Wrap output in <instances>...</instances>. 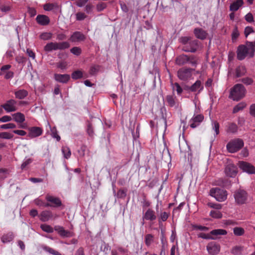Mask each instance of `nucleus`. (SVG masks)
<instances>
[{"label":"nucleus","instance_id":"f704fd0d","mask_svg":"<svg viewBox=\"0 0 255 255\" xmlns=\"http://www.w3.org/2000/svg\"><path fill=\"white\" fill-rule=\"evenodd\" d=\"M171 85L172 89V90L173 92L175 91H176L177 94L178 95H180L182 94V93L183 92V89L178 83H171Z\"/></svg>","mask_w":255,"mask_h":255},{"label":"nucleus","instance_id":"7ed1b4c3","mask_svg":"<svg viewBox=\"0 0 255 255\" xmlns=\"http://www.w3.org/2000/svg\"><path fill=\"white\" fill-rule=\"evenodd\" d=\"M210 195L219 202L224 201L226 200L227 197V193L226 190L217 187L211 189Z\"/></svg>","mask_w":255,"mask_h":255},{"label":"nucleus","instance_id":"393cba45","mask_svg":"<svg viewBox=\"0 0 255 255\" xmlns=\"http://www.w3.org/2000/svg\"><path fill=\"white\" fill-rule=\"evenodd\" d=\"M200 62V59L198 57L195 55L188 56L187 64L195 68Z\"/></svg>","mask_w":255,"mask_h":255},{"label":"nucleus","instance_id":"1a4fd4ad","mask_svg":"<svg viewBox=\"0 0 255 255\" xmlns=\"http://www.w3.org/2000/svg\"><path fill=\"white\" fill-rule=\"evenodd\" d=\"M239 166L244 172L249 174L255 173V167L249 163L245 161H240L239 162Z\"/></svg>","mask_w":255,"mask_h":255},{"label":"nucleus","instance_id":"37998d69","mask_svg":"<svg viewBox=\"0 0 255 255\" xmlns=\"http://www.w3.org/2000/svg\"><path fill=\"white\" fill-rule=\"evenodd\" d=\"M243 251V247L236 246L232 249V253L235 255H241Z\"/></svg>","mask_w":255,"mask_h":255},{"label":"nucleus","instance_id":"774afa93","mask_svg":"<svg viewBox=\"0 0 255 255\" xmlns=\"http://www.w3.org/2000/svg\"><path fill=\"white\" fill-rule=\"evenodd\" d=\"M76 19L77 20H84L86 17V15L83 12H78L76 13Z\"/></svg>","mask_w":255,"mask_h":255},{"label":"nucleus","instance_id":"338daca9","mask_svg":"<svg viewBox=\"0 0 255 255\" xmlns=\"http://www.w3.org/2000/svg\"><path fill=\"white\" fill-rule=\"evenodd\" d=\"M86 146L85 145H82L80 148L78 150L79 155L81 157H83L85 154V151L86 150Z\"/></svg>","mask_w":255,"mask_h":255},{"label":"nucleus","instance_id":"680f3d73","mask_svg":"<svg viewBox=\"0 0 255 255\" xmlns=\"http://www.w3.org/2000/svg\"><path fill=\"white\" fill-rule=\"evenodd\" d=\"M0 9L2 12L6 13L10 10L11 7L9 5H1L0 6Z\"/></svg>","mask_w":255,"mask_h":255},{"label":"nucleus","instance_id":"58836bf2","mask_svg":"<svg viewBox=\"0 0 255 255\" xmlns=\"http://www.w3.org/2000/svg\"><path fill=\"white\" fill-rule=\"evenodd\" d=\"M43 249L46 252L49 253L50 254L53 255H61V254L59 253L58 251H56L54 250L53 249L47 247V246H44L43 248Z\"/></svg>","mask_w":255,"mask_h":255},{"label":"nucleus","instance_id":"f03ea898","mask_svg":"<svg viewBox=\"0 0 255 255\" xmlns=\"http://www.w3.org/2000/svg\"><path fill=\"white\" fill-rule=\"evenodd\" d=\"M246 92V88L242 84H237L231 89L229 98L238 101L245 97Z\"/></svg>","mask_w":255,"mask_h":255},{"label":"nucleus","instance_id":"13d9d810","mask_svg":"<svg viewBox=\"0 0 255 255\" xmlns=\"http://www.w3.org/2000/svg\"><path fill=\"white\" fill-rule=\"evenodd\" d=\"M211 235V234L209 235L205 233H200L198 235V237L204 239L215 240V238L212 237Z\"/></svg>","mask_w":255,"mask_h":255},{"label":"nucleus","instance_id":"6e6d98bb","mask_svg":"<svg viewBox=\"0 0 255 255\" xmlns=\"http://www.w3.org/2000/svg\"><path fill=\"white\" fill-rule=\"evenodd\" d=\"M32 162V159L31 158H28L26 159H24L21 165V169L22 170L25 168V167L30 164Z\"/></svg>","mask_w":255,"mask_h":255},{"label":"nucleus","instance_id":"6ab92c4d","mask_svg":"<svg viewBox=\"0 0 255 255\" xmlns=\"http://www.w3.org/2000/svg\"><path fill=\"white\" fill-rule=\"evenodd\" d=\"M194 33L196 38L201 40L205 39L208 35L207 32L201 28H195Z\"/></svg>","mask_w":255,"mask_h":255},{"label":"nucleus","instance_id":"6e6552de","mask_svg":"<svg viewBox=\"0 0 255 255\" xmlns=\"http://www.w3.org/2000/svg\"><path fill=\"white\" fill-rule=\"evenodd\" d=\"M16 101L13 99H10L6 102V103L1 105V107L7 112L10 113L15 112L17 110L16 106Z\"/></svg>","mask_w":255,"mask_h":255},{"label":"nucleus","instance_id":"aec40b11","mask_svg":"<svg viewBox=\"0 0 255 255\" xmlns=\"http://www.w3.org/2000/svg\"><path fill=\"white\" fill-rule=\"evenodd\" d=\"M55 230L57 232L59 235L62 237H71L73 236L72 232L66 231L61 226H56L55 227Z\"/></svg>","mask_w":255,"mask_h":255},{"label":"nucleus","instance_id":"bf43d9fd","mask_svg":"<svg viewBox=\"0 0 255 255\" xmlns=\"http://www.w3.org/2000/svg\"><path fill=\"white\" fill-rule=\"evenodd\" d=\"M242 82L246 85H250L253 84V80L249 77H246L242 79Z\"/></svg>","mask_w":255,"mask_h":255},{"label":"nucleus","instance_id":"f8f14e48","mask_svg":"<svg viewBox=\"0 0 255 255\" xmlns=\"http://www.w3.org/2000/svg\"><path fill=\"white\" fill-rule=\"evenodd\" d=\"M207 250L209 254L212 255H216L220 252V246L215 242H212L207 246Z\"/></svg>","mask_w":255,"mask_h":255},{"label":"nucleus","instance_id":"4d7b16f0","mask_svg":"<svg viewBox=\"0 0 255 255\" xmlns=\"http://www.w3.org/2000/svg\"><path fill=\"white\" fill-rule=\"evenodd\" d=\"M107 6V5L104 2L98 3L96 5V9L98 11H103Z\"/></svg>","mask_w":255,"mask_h":255},{"label":"nucleus","instance_id":"5701e85b","mask_svg":"<svg viewBox=\"0 0 255 255\" xmlns=\"http://www.w3.org/2000/svg\"><path fill=\"white\" fill-rule=\"evenodd\" d=\"M238 126L234 123H229L226 126V131L228 133L235 134L238 131Z\"/></svg>","mask_w":255,"mask_h":255},{"label":"nucleus","instance_id":"69168bd1","mask_svg":"<svg viewBox=\"0 0 255 255\" xmlns=\"http://www.w3.org/2000/svg\"><path fill=\"white\" fill-rule=\"evenodd\" d=\"M254 32V30L252 27L251 26H247L245 29V35L246 37L248 36V35Z\"/></svg>","mask_w":255,"mask_h":255},{"label":"nucleus","instance_id":"c9c22d12","mask_svg":"<svg viewBox=\"0 0 255 255\" xmlns=\"http://www.w3.org/2000/svg\"><path fill=\"white\" fill-rule=\"evenodd\" d=\"M47 125L50 128V130H51V135L52 137L53 138H56V140L58 141H59L60 140L61 138H60V136L58 134V132L56 130V128L55 127H53L52 128L51 127L49 123H48Z\"/></svg>","mask_w":255,"mask_h":255},{"label":"nucleus","instance_id":"412c9836","mask_svg":"<svg viewBox=\"0 0 255 255\" xmlns=\"http://www.w3.org/2000/svg\"><path fill=\"white\" fill-rule=\"evenodd\" d=\"M39 219L42 222H46L52 219L53 217L52 213L51 211L45 210L42 211L39 215Z\"/></svg>","mask_w":255,"mask_h":255},{"label":"nucleus","instance_id":"a211bd4d","mask_svg":"<svg viewBox=\"0 0 255 255\" xmlns=\"http://www.w3.org/2000/svg\"><path fill=\"white\" fill-rule=\"evenodd\" d=\"M166 104L171 107H178V103L176 100V97L173 95H168L166 97Z\"/></svg>","mask_w":255,"mask_h":255},{"label":"nucleus","instance_id":"39448f33","mask_svg":"<svg viewBox=\"0 0 255 255\" xmlns=\"http://www.w3.org/2000/svg\"><path fill=\"white\" fill-rule=\"evenodd\" d=\"M194 70V69L189 68H180L177 72L178 77L181 80L186 81L192 77V71Z\"/></svg>","mask_w":255,"mask_h":255},{"label":"nucleus","instance_id":"603ef678","mask_svg":"<svg viewBox=\"0 0 255 255\" xmlns=\"http://www.w3.org/2000/svg\"><path fill=\"white\" fill-rule=\"evenodd\" d=\"M57 7V5L54 3H46L44 5V9L46 11H51Z\"/></svg>","mask_w":255,"mask_h":255},{"label":"nucleus","instance_id":"bb28decb","mask_svg":"<svg viewBox=\"0 0 255 255\" xmlns=\"http://www.w3.org/2000/svg\"><path fill=\"white\" fill-rule=\"evenodd\" d=\"M13 120L17 123H22L25 120V116L20 112H17L12 115Z\"/></svg>","mask_w":255,"mask_h":255},{"label":"nucleus","instance_id":"f257e3e1","mask_svg":"<svg viewBox=\"0 0 255 255\" xmlns=\"http://www.w3.org/2000/svg\"><path fill=\"white\" fill-rule=\"evenodd\" d=\"M255 45L253 42L247 41L246 45L239 46L237 49V58L239 60H244L247 56L253 57L255 54Z\"/></svg>","mask_w":255,"mask_h":255},{"label":"nucleus","instance_id":"864d4df0","mask_svg":"<svg viewBox=\"0 0 255 255\" xmlns=\"http://www.w3.org/2000/svg\"><path fill=\"white\" fill-rule=\"evenodd\" d=\"M87 132L90 136H93L94 134V129L91 123L88 122L87 124Z\"/></svg>","mask_w":255,"mask_h":255},{"label":"nucleus","instance_id":"3c124183","mask_svg":"<svg viewBox=\"0 0 255 255\" xmlns=\"http://www.w3.org/2000/svg\"><path fill=\"white\" fill-rule=\"evenodd\" d=\"M16 127V125L13 123H8L1 125L0 128L2 129H7L15 128Z\"/></svg>","mask_w":255,"mask_h":255},{"label":"nucleus","instance_id":"473e14b6","mask_svg":"<svg viewBox=\"0 0 255 255\" xmlns=\"http://www.w3.org/2000/svg\"><path fill=\"white\" fill-rule=\"evenodd\" d=\"M44 50L47 52H50L56 50V42H49L44 47Z\"/></svg>","mask_w":255,"mask_h":255},{"label":"nucleus","instance_id":"cd10ccee","mask_svg":"<svg viewBox=\"0 0 255 255\" xmlns=\"http://www.w3.org/2000/svg\"><path fill=\"white\" fill-rule=\"evenodd\" d=\"M14 235L10 232L3 235L1 238V241L3 244H7L11 242L14 239Z\"/></svg>","mask_w":255,"mask_h":255},{"label":"nucleus","instance_id":"79ce46f5","mask_svg":"<svg viewBox=\"0 0 255 255\" xmlns=\"http://www.w3.org/2000/svg\"><path fill=\"white\" fill-rule=\"evenodd\" d=\"M40 228L45 232L48 233H51L53 232V229L48 225L42 224L40 225Z\"/></svg>","mask_w":255,"mask_h":255},{"label":"nucleus","instance_id":"c85d7f7f","mask_svg":"<svg viewBox=\"0 0 255 255\" xmlns=\"http://www.w3.org/2000/svg\"><path fill=\"white\" fill-rule=\"evenodd\" d=\"M243 0H237L236 1L231 4L230 10L232 11H236L243 4Z\"/></svg>","mask_w":255,"mask_h":255},{"label":"nucleus","instance_id":"052dcab7","mask_svg":"<svg viewBox=\"0 0 255 255\" xmlns=\"http://www.w3.org/2000/svg\"><path fill=\"white\" fill-rule=\"evenodd\" d=\"M127 191L120 189L117 192V197L119 198H124L127 195Z\"/></svg>","mask_w":255,"mask_h":255},{"label":"nucleus","instance_id":"49530a36","mask_svg":"<svg viewBox=\"0 0 255 255\" xmlns=\"http://www.w3.org/2000/svg\"><path fill=\"white\" fill-rule=\"evenodd\" d=\"M52 35L51 32H43L40 34V38L43 40H47L51 39Z\"/></svg>","mask_w":255,"mask_h":255},{"label":"nucleus","instance_id":"0e129e2a","mask_svg":"<svg viewBox=\"0 0 255 255\" xmlns=\"http://www.w3.org/2000/svg\"><path fill=\"white\" fill-rule=\"evenodd\" d=\"M12 120V118L9 116H3L0 118V122L1 123H6L10 122Z\"/></svg>","mask_w":255,"mask_h":255},{"label":"nucleus","instance_id":"4c0bfd02","mask_svg":"<svg viewBox=\"0 0 255 255\" xmlns=\"http://www.w3.org/2000/svg\"><path fill=\"white\" fill-rule=\"evenodd\" d=\"M62 152L64 155V157L68 159L70 158L71 153V150L69 148V147L67 146H63L62 148Z\"/></svg>","mask_w":255,"mask_h":255},{"label":"nucleus","instance_id":"423d86ee","mask_svg":"<svg viewBox=\"0 0 255 255\" xmlns=\"http://www.w3.org/2000/svg\"><path fill=\"white\" fill-rule=\"evenodd\" d=\"M199 47V42L198 40L191 39L187 45L183 46L182 49L186 52L195 53Z\"/></svg>","mask_w":255,"mask_h":255},{"label":"nucleus","instance_id":"b1692460","mask_svg":"<svg viewBox=\"0 0 255 255\" xmlns=\"http://www.w3.org/2000/svg\"><path fill=\"white\" fill-rule=\"evenodd\" d=\"M188 56L185 54H181L176 59V63L179 66L184 65L187 64Z\"/></svg>","mask_w":255,"mask_h":255},{"label":"nucleus","instance_id":"4be33fe9","mask_svg":"<svg viewBox=\"0 0 255 255\" xmlns=\"http://www.w3.org/2000/svg\"><path fill=\"white\" fill-rule=\"evenodd\" d=\"M37 22L41 25H48L50 22L49 17L45 15H38L36 18Z\"/></svg>","mask_w":255,"mask_h":255},{"label":"nucleus","instance_id":"0eeeda50","mask_svg":"<svg viewBox=\"0 0 255 255\" xmlns=\"http://www.w3.org/2000/svg\"><path fill=\"white\" fill-rule=\"evenodd\" d=\"M234 196L237 204H242L245 203L247 199V193L244 190L239 189L236 191Z\"/></svg>","mask_w":255,"mask_h":255},{"label":"nucleus","instance_id":"dca6fc26","mask_svg":"<svg viewBox=\"0 0 255 255\" xmlns=\"http://www.w3.org/2000/svg\"><path fill=\"white\" fill-rule=\"evenodd\" d=\"M46 199L48 202L51 203L52 207L57 208L61 206L62 205L61 200L58 197L47 195L46 196Z\"/></svg>","mask_w":255,"mask_h":255},{"label":"nucleus","instance_id":"9b49d317","mask_svg":"<svg viewBox=\"0 0 255 255\" xmlns=\"http://www.w3.org/2000/svg\"><path fill=\"white\" fill-rule=\"evenodd\" d=\"M86 36L80 31L73 32L70 37L69 40L72 42H81L85 41Z\"/></svg>","mask_w":255,"mask_h":255},{"label":"nucleus","instance_id":"9d476101","mask_svg":"<svg viewBox=\"0 0 255 255\" xmlns=\"http://www.w3.org/2000/svg\"><path fill=\"white\" fill-rule=\"evenodd\" d=\"M204 120V116L202 115H194L189 121V125L191 128H194L200 125Z\"/></svg>","mask_w":255,"mask_h":255},{"label":"nucleus","instance_id":"7c9ffc66","mask_svg":"<svg viewBox=\"0 0 255 255\" xmlns=\"http://www.w3.org/2000/svg\"><path fill=\"white\" fill-rule=\"evenodd\" d=\"M15 98L18 99H23L28 95V92L24 89H20L14 92Z\"/></svg>","mask_w":255,"mask_h":255},{"label":"nucleus","instance_id":"de8ad7c7","mask_svg":"<svg viewBox=\"0 0 255 255\" xmlns=\"http://www.w3.org/2000/svg\"><path fill=\"white\" fill-rule=\"evenodd\" d=\"M212 129L215 131V135H217L219 133V124L217 121H212Z\"/></svg>","mask_w":255,"mask_h":255},{"label":"nucleus","instance_id":"c03bdc74","mask_svg":"<svg viewBox=\"0 0 255 255\" xmlns=\"http://www.w3.org/2000/svg\"><path fill=\"white\" fill-rule=\"evenodd\" d=\"M83 76V73L80 70H76L74 71L71 74V77L73 79L77 80L82 78Z\"/></svg>","mask_w":255,"mask_h":255},{"label":"nucleus","instance_id":"5fc2aeb1","mask_svg":"<svg viewBox=\"0 0 255 255\" xmlns=\"http://www.w3.org/2000/svg\"><path fill=\"white\" fill-rule=\"evenodd\" d=\"M70 52L75 55L79 56L81 54L82 50L79 47H74L70 49Z\"/></svg>","mask_w":255,"mask_h":255},{"label":"nucleus","instance_id":"a18cd8bd","mask_svg":"<svg viewBox=\"0 0 255 255\" xmlns=\"http://www.w3.org/2000/svg\"><path fill=\"white\" fill-rule=\"evenodd\" d=\"M169 217V214L166 212H161L158 219L159 224L161 222H165L167 220Z\"/></svg>","mask_w":255,"mask_h":255},{"label":"nucleus","instance_id":"a878e982","mask_svg":"<svg viewBox=\"0 0 255 255\" xmlns=\"http://www.w3.org/2000/svg\"><path fill=\"white\" fill-rule=\"evenodd\" d=\"M203 89V86L200 80H197L196 82L189 87V90L192 92H196L198 91L200 92Z\"/></svg>","mask_w":255,"mask_h":255},{"label":"nucleus","instance_id":"e433bc0d","mask_svg":"<svg viewBox=\"0 0 255 255\" xmlns=\"http://www.w3.org/2000/svg\"><path fill=\"white\" fill-rule=\"evenodd\" d=\"M246 107V104L244 102H241L237 104L233 109V113H236L243 110Z\"/></svg>","mask_w":255,"mask_h":255},{"label":"nucleus","instance_id":"2f4dec72","mask_svg":"<svg viewBox=\"0 0 255 255\" xmlns=\"http://www.w3.org/2000/svg\"><path fill=\"white\" fill-rule=\"evenodd\" d=\"M70 46L69 43L67 41H63L60 42H56V50H63L68 49Z\"/></svg>","mask_w":255,"mask_h":255},{"label":"nucleus","instance_id":"72a5a7b5","mask_svg":"<svg viewBox=\"0 0 255 255\" xmlns=\"http://www.w3.org/2000/svg\"><path fill=\"white\" fill-rule=\"evenodd\" d=\"M227 234L226 230L221 229H215L210 232V234L214 236L226 235Z\"/></svg>","mask_w":255,"mask_h":255},{"label":"nucleus","instance_id":"f3484780","mask_svg":"<svg viewBox=\"0 0 255 255\" xmlns=\"http://www.w3.org/2000/svg\"><path fill=\"white\" fill-rule=\"evenodd\" d=\"M54 78L55 81L62 83H67L70 80V76L68 74H55Z\"/></svg>","mask_w":255,"mask_h":255},{"label":"nucleus","instance_id":"a19ab883","mask_svg":"<svg viewBox=\"0 0 255 255\" xmlns=\"http://www.w3.org/2000/svg\"><path fill=\"white\" fill-rule=\"evenodd\" d=\"M210 215L214 218L220 219L222 217V214L218 210H212L210 213Z\"/></svg>","mask_w":255,"mask_h":255},{"label":"nucleus","instance_id":"ddd939ff","mask_svg":"<svg viewBox=\"0 0 255 255\" xmlns=\"http://www.w3.org/2000/svg\"><path fill=\"white\" fill-rule=\"evenodd\" d=\"M142 222L141 224L143 226L144 224V220L152 221L156 219V216L153 210L151 209H148L143 214L142 216Z\"/></svg>","mask_w":255,"mask_h":255},{"label":"nucleus","instance_id":"09e8293b","mask_svg":"<svg viewBox=\"0 0 255 255\" xmlns=\"http://www.w3.org/2000/svg\"><path fill=\"white\" fill-rule=\"evenodd\" d=\"M234 234L237 236H240L244 234V230L241 227H235L233 229Z\"/></svg>","mask_w":255,"mask_h":255},{"label":"nucleus","instance_id":"ea45409f","mask_svg":"<svg viewBox=\"0 0 255 255\" xmlns=\"http://www.w3.org/2000/svg\"><path fill=\"white\" fill-rule=\"evenodd\" d=\"M153 242V236L151 234H147L145 237V245L149 247Z\"/></svg>","mask_w":255,"mask_h":255},{"label":"nucleus","instance_id":"20e7f679","mask_svg":"<svg viewBox=\"0 0 255 255\" xmlns=\"http://www.w3.org/2000/svg\"><path fill=\"white\" fill-rule=\"evenodd\" d=\"M244 141L242 139L237 138L230 141L227 144V149L230 153H234L239 151L243 146Z\"/></svg>","mask_w":255,"mask_h":255},{"label":"nucleus","instance_id":"4468645a","mask_svg":"<svg viewBox=\"0 0 255 255\" xmlns=\"http://www.w3.org/2000/svg\"><path fill=\"white\" fill-rule=\"evenodd\" d=\"M29 133L28 136L30 138H33L41 135L42 134L43 130L41 128L32 127L28 129Z\"/></svg>","mask_w":255,"mask_h":255},{"label":"nucleus","instance_id":"e2e57ef3","mask_svg":"<svg viewBox=\"0 0 255 255\" xmlns=\"http://www.w3.org/2000/svg\"><path fill=\"white\" fill-rule=\"evenodd\" d=\"M191 38L188 37H182L180 39V42L183 44V46L187 45V44L190 41Z\"/></svg>","mask_w":255,"mask_h":255},{"label":"nucleus","instance_id":"c756f323","mask_svg":"<svg viewBox=\"0 0 255 255\" xmlns=\"http://www.w3.org/2000/svg\"><path fill=\"white\" fill-rule=\"evenodd\" d=\"M246 73V69L245 66L240 65L238 66L235 70V76L237 78L244 76Z\"/></svg>","mask_w":255,"mask_h":255},{"label":"nucleus","instance_id":"2eb2a0df","mask_svg":"<svg viewBox=\"0 0 255 255\" xmlns=\"http://www.w3.org/2000/svg\"><path fill=\"white\" fill-rule=\"evenodd\" d=\"M225 172L230 177H235L238 172L237 167L233 164H228L225 168Z\"/></svg>","mask_w":255,"mask_h":255},{"label":"nucleus","instance_id":"8fccbe9b","mask_svg":"<svg viewBox=\"0 0 255 255\" xmlns=\"http://www.w3.org/2000/svg\"><path fill=\"white\" fill-rule=\"evenodd\" d=\"M13 137V135L7 132H2L0 133V138L9 139Z\"/></svg>","mask_w":255,"mask_h":255}]
</instances>
